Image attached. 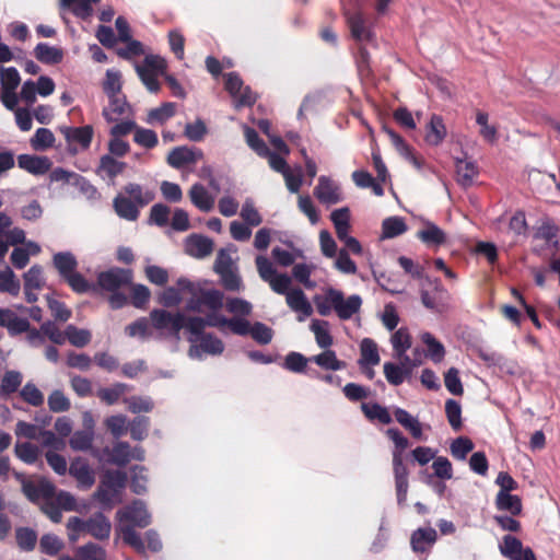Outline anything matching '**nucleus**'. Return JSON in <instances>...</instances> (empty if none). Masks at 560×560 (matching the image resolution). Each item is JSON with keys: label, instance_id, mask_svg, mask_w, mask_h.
I'll use <instances>...</instances> for the list:
<instances>
[{"label": "nucleus", "instance_id": "1", "mask_svg": "<svg viewBox=\"0 0 560 560\" xmlns=\"http://www.w3.org/2000/svg\"><path fill=\"white\" fill-rule=\"evenodd\" d=\"M119 525L116 530L121 535L122 541L137 552L144 553L145 545L136 527L144 528L151 524V514L141 500H133L129 505L117 511Z\"/></svg>", "mask_w": 560, "mask_h": 560}, {"label": "nucleus", "instance_id": "2", "mask_svg": "<svg viewBox=\"0 0 560 560\" xmlns=\"http://www.w3.org/2000/svg\"><path fill=\"white\" fill-rule=\"evenodd\" d=\"M150 322L153 329L156 330L155 338L180 339V330L185 325V315L180 312L171 313L166 310L154 308L150 312Z\"/></svg>", "mask_w": 560, "mask_h": 560}, {"label": "nucleus", "instance_id": "3", "mask_svg": "<svg viewBox=\"0 0 560 560\" xmlns=\"http://www.w3.org/2000/svg\"><path fill=\"white\" fill-rule=\"evenodd\" d=\"M67 528L71 532H84L97 540H107L112 532V523L103 512L93 513L83 520L72 516L67 522Z\"/></svg>", "mask_w": 560, "mask_h": 560}, {"label": "nucleus", "instance_id": "4", "mask_svg": "<svg viewBox=\"0 0 560 560\" xmlns=\"http://www.w3.org/2000/svg\"><path fill=\"white\" fill-rule=\"evenodd\" d=\"M127 474L121 470H108L102 477L93 497L103 508L110 509L126 487Z\"/></svg>", "mask_w": 560, "mask_h": 560}, {"label": "nucleus", "instance_id": "5", "mask_svg": "<svg viewBox=\"0 0 560 560\" xmlns=\"http://www.w3.org/2000/svg\"><path fill=\"white\" fill-rule=\"evenodd\" d=\"M132 271L119 267H113L97 275V285L107 292H114L132 282Z\"/></svg>", "mask_w": 560, "mask_h": 560}, {"label": "nucleus", "instance_id": "6", "mask_svg": "<svg viewBox=\"0 0 560 560\" xmlns=\"http://www.w3.org/2000/svg\"><path fill=\"white\" fill-rule=\"evenodd\" d=\"M330 302L335 306V313L340 320H349L355 314H358L362 306V298L359 294H352L345 298L342 291L337 289V293H334Z\"/></svg>", "mask_w": 560, "mask_h": 560}, {"label": "nucleus", "instance_id": "7", "mask_svg": "<svg viewBox=\"0 0 560 560\" xmlns=\"http://www.w3.org/2000/svg\"><path fill=\"white\" fill-rule=\"evenodd\" d=\"M59 130L68 142L70 152H78V148L74 145H79L81 150L90 148L94 135V129L91 125L82 127L62 126Z\"/></svg>", "mask_w": 560, "mask_h": 560}, {"label": "nucleus", "instance_id": "8", "mask_svg": "<svg viewBox=\"0 0 560 560\" xmlns=\"http://www.w3.org/2000/svg\"><path fill=\"white\" fill-rule=\"evenodd\" d=\"M314 196L320 203L328 207L343 200L340 185L325 175L318 177Z\"/></svg>", "mask_w": 560, "mask_h": 560}, {"label": "nucleus", "instance_id": "9", "mask_svg": "<svg viewBox=\"0 0 560 560\" xmlns=\"http://www.w3.org/2000/svg\"><path fill=\"white\" fill-rule=\"evenodd\" d=\"M224 351L223 341L212 332H207L190 346L188 355L191 359L202 360L203 354L220 355Z\"/></svg>", "mask_w": 560, "mask_h": 560}, {"label": "nucleus", "instance_id": "10", "mask_svg": "<svg viewBox=\"0 0 560 560\" xmlns=\"http://www.w3.org/2000/svg\"><path fill=\"white\" fill-rule=\"evenodd\" d=\"M438 540V532L431 526L419 527L410 535V548L416 555L428 556Z\"/></svg>", "mask_w": 560, "mask_h": 560}, {"label": "nucleus", "instance_id": "11", "mask_svg": "<svg viewBox=\"0 0 560 560\" xmlns=\"http://www.w3.org/2000/svg\"><path fill=\"white\" fill-rule=\"evenodd\" d=\"M393 470L395 477V486L397 493V504L399 506H405L407 501V494L409 489L408 482V468L404 464V458L401 455L393 454Z\"/></svg>", "mask_w": 560, "mask_h": 560}, {"label": "nucleus", "instance_id": "12", "mask_svg": "<svg viewBox=\"0 0 560 560\" xmlns=\"http://www.w3.org/2000/svg\"><path fill=\"white\" fill-rule=\"evenodd\" d=\"M499 549L501 555L510 560H536L534 551L529 547L523 548L522 541L512 535L503 537Z\"/></svg>", "mask_w": 560, "mask_h": 560}, {"label": "nucleus", "instance_id": "13", "mask_svg": "<svg viewBox=\"0 0 560 560\" xmlns=\"http://www.w3.org/2000/svg\"><path fill=\"white\" fill-rule=\"evenodd\" d=\"M185 253L192 258L203 259L211 255L214 248L213 241L202 234H190L184 241Z\"/></svg>", "mask_w": 560, "mask_h": 560}, {"label": "nucleus", "instance_id": "14", "mask_svg": "<svg viewBox=\"0 0 560 560\" xmlns=\"http://www.w3.org/2000/svg\"><path fill=\"white\" fill-rule=\"evenodd\" d=\"M22 491L31 502L38 503L55 495V486L45 479L39 482L23 479Z\"/></svg>", "mask_w": 560, "mask_h": 560}, {"label": "nucleus", "instance_id": "15", "mask_svg": "<svg viewBox=\"0 0 560 560\" xmlns=\"http://www.w3.org/2000/svg\"><path fill=\"white\" fill-rule=\"evenodd\" d=\"M69 474L77 480L78 487L90 489L95 482V474L88 462L81 457L73 459L69 467Z\"/></svg>", "mask_w": 560, "mask_h": 560}, {"label": "nucleus", "instance_id": "16", "mask_svg": "<svg viewBox=\"0 0 560 560\" xmlns=\"http://www.w3.org/2000/svg\"><path fill=\"white\" fill-rule=\"evenodd\" d=\"M108 105L102 110V116L107 122L117 121L120 116L132 112L131 105L124 94L107 96Z\"/></svg>", "mask_w": 560, "mask_h": 560}, {"label": "nucleus", "instance_id": "17", "mask_svg": "<svg viewBox=\"0 0 560 560\" xmlns=\"http://www.w3.org/2000/svg\"><path fill=\"white\" fill-rule=\"evenodd\" d=\"M202 158V152L197 149L188 147H176L167 155V163L170 166L179 170L188 164L196 163Z\"/></svg>", "mask_w": 560, "mask_h": 560}, {"label": "nucleus", "instance_id": "18", "mask_svg": "<svg viewBox=\"0 0 560 560\" xmlns=\"http://www.w3.org/2000/svg\"><path fill=\"white\" fill-rule=\"evenodd\" d=\"M345 15L351 32V36L355 40L365 42L371 39L372 32L366 26V22L363 18V14L360 11L351 12L348 9H345Z\"/></svg>", "mask_w": 560, "mask_h": 560}, {"label": "nucleus", "instance_id": "19", "mask_svg": "<svg viewBox=\"0 0 560 560\" xmlns=\"http://www.w3.org/2000/svg\"><path fill=\"white\" fill-rule=\"evenodd\" d=\"M18 165L20 168L38 176L46 174L50 170L51 161L47 156L20 154L18 156Z\"/></svg>", "mask_w": 560, "mask_h": 560}, {"label": "nucleus", "instance_id": "20", "mask_svg": "<svg viewBox=\"0 0 560 560\" xmlns=\"http://www.w3.org/2000/svg\"><path fill=\"white\" fill-rule=\"evenodd\" d=\"M285 298L288 306L299 314V322H303L306 317L312 315L313 307L301 289L291 290Z\"/></svg>", "mask_w": 560, "mask_h": 560}, {"label": "nucleus", "instance_id": "21", "mask_svg": "<svg viewBox=\"0 0 560 560\" xmlns=\"http://www.w3.org/2000/svg\"><path fill=\"white\" fill-rule=\"evenodd\" d=\"M447 130L442 116L433 114L425 126V142L431 147L440 145L446 138Z\"/></svg>", "mask_w": 560, "mask_h": 560}, {"label": "nucleus", "instance_id": "22", "mask_svg": "<svg viewBox=\"0 0 560 560\" xmlns=\"http://www.w3.org/2000/svg\"><path fill=\"white\" fill-rule=\"evenodd\" d=\"M126 167L125 162H120L112 156L110 154H104L100 159L98 166L96 167V174L102 179L113 182L119 174L124 172Z\"/></svg>", "mask_w": 560, "mask_h": 560}, {"label": "nucleus", "instance_id": "23", "mask_svg": "<svg viewBox=\"0 0 560 560\" xmlns=\"http://www.w3.org/2000/svg\"><path fill=\"white\" fill-rule=\"evenodd\" d=\"M417 237L427 246L439 247L446 242L445 232L431 221L424 222V228L418 231Z\"/></svg>", "mask_w": 560, "mask_h": 560}, {"label": "nucleus", "instance_id": "24", "mask_svg": "<svg viewBox=\"0 0 560 560\" xmlns=\"http://www.w3.org/2000/svg\"><path fill=\"white\" fill-rule=\"evenodd\" d=\"M52 265L58 271L61 279H66L69 275L77 271V257L69 250L58 252L52 256Z\"/></svg>", "mask_w": 560, "mask_h": 560}, {"label": "nucleus", "instance_id": "25", "mask_svg": "<svg viewBox=\"0 0 560 560\" xmlns=\"http://www.w3.org/2000/svg\"><path fill=\"white\" fill-rule=\"evenodd\" d=\"M113 207L117 215L127 221H136L139 217L140 207L122 194H118L114 198Z\"/></svg>", "mask_w": 560, "mask_h": 560}, {"label": "nucleus", "instance_id": "26", "mask_svg": "<svg viewBox=\"0 0 560 560\" xmlns=\"http://www.w3.org/2000/svg\"><path fill=\"white\" fill-rule=\"evenodd\" d=\"M380 361L377 343L371 338H364L360 343V366H375Z\"/></svg>", "mask_w": 560, "mask_h": 560}, {"label": "nucleus", "instance_id": "27", "mask_svg": "<svg viewBox=\"0 0 560 560\" xmlns=\"http://www.w3.org/2000/svg\"><path fill=\"white\" fill-rule=\"evenodd\" d=\"M457 183L466 188L472 185L474 177L477 175V166L474 161L467 159H455Z\"/></svg>", "mask_w": 560, "mask_h": 560}, {"label": "nucleus", "instance_id": "28", "mask_svg": "<svg viewBox=\"0 0 560 560\" xmlns=\"http://www.w3.org/2000/svg\"><path fill=\"white\" fill-rule=\"evenodd\" d=\"M189 197L195 207L200 211L209 212L214 206V199L206 187L199 183L194 184L189 190Z\"/></svg>", "mask_w": 560, "mask_h": 560}, {"label": "nucleus", "instance_id": "29", "mask_svg": "<svg viewBox=\"0 0 560 560\" xmlns=\"http://www.w3.org/2000/svg\"><path fill=\"white\" fill-rule=\"evenodd\" d=\"M394 416L396 421L408 430L415 439H422V424L417 418L412 417L407 410L399 407L394 409Z\"/></svg>", "mask_w": 560, "mask_h": 560}, {"label": "nucleus", "instance_id": "30", "mask_svg": "<svg viewBox=\"0 0 560 560\" xmlns=\"http://www.w3.org/2000/svg\"><path fill=\"white\" fill-rule=\"evenodd\" d=\"M104 452L108 453V463L114 464L119 467L126 466L131 457V447L128 442H116L112 450L105 448Z\"/></svg>", "mask_w": 560, "mask_h": 560}, {"label": "nucleus", "instance_id": "31", "mask_svg": "<svg viewBox=\"0 0 560 560\" xmlns=\"http://www.w3.org/2000/svg\"><path fill=\"white\" fill-rule=\"evenodd\" d=\"M36 59L45 65H57L63 58V52L60 48L52 47L47 43H38L34 48Z\"/></svg>", "mask_w": 560, "mask_h": 560}, {"label": "nucleus", "instance_id": "32", "mask_svg": "<svg viewBox=\"0 0 560 560\" xmlns=\"http://www.w3.org/2000/svg\"><path fill=\"white\" fill-rule=\"evenodd\" d=\"M495 506L499 511L509 512L511 515H518L522 512V500L518 495L511 494V492H498Z\"/></svg>", "mask_w": 560, "mask_h": 560}, {"label": "nucleus", "instance_id": "33", "mask_svg": "<svg viewBox=\"0 0 560 560\" xmlns=\"http://www.w3.org/2000/svg\"><path fill=\"white\" fill-rule=\"evenodd\" d=\"M130 389L131 387L128 384L114 383L110 387L100 388L96 395L103 402L108 406H113Z\"/></svg>", "mask_w": 560, "mask_h": 560}, {"label": "nucleus", "instance_id": "34", "mask_svg": "<svg viewBox=\"0 0 560 560\" xmlns=\"http://www.w3.org/2000/svg\"><path fill=\"white\" fill-rule=\"evenodd\" d=\"M101 0H60L62 8H70L72 13L82 20H88L93 14L92 4Z\"/></svg>", "mask_w": 560, "mask_h": 560}, {"label": "nucleus", "instance_id": "35", "mask_svg": "<svg viewBox=\"0 0 560 560\" xmlns=\"http://www.w3.org/2000/svg\"><path fill=\"white\" fill-rule=\"evenodd\" d=\"M310 361L316 363L322 369L330 371H339L346 366V363L337 358L336 352L329 349L310 358Z\"/></svg>", "mask_w": 560, "mask_h": 560}, {"label": "nucleus", "instance_id": "36", "mask_svg": "<svg viewBox=\"0 0 560 560\" xmlns=\"http://www.w3.org/2000/svg\"><path fill=\"white\" fill-rule=\"evenodd\" d=\"M407 231L404 218L394 215L386 218L382 223V238H394Z\"/></svg>", "mask_w": 560, "mask_h": 560}, {"label": "nucleus", "instance_id": "37", "mask_svg": "<svg viewBox=\"0 0 560 560\" xmlns=\"http://www.w3.org/2000/svg\"><path fill=\"white\" fill-rule=\"evenodd\" d=\"M125 192L138 207H144L154 199V194L151 190L143 189L141 185L129 183L124 188Z\"/></svg>", "mask_w": 560, "mask_h": 560}, {"label": "nucleus", "instance_id": "38", "mask_svg": "<svg viewBox=\"0 0 560 560\" xmlns=\"http://www.w3.org/2000/svg\"><path fill=\"white\" fill-rule=\"evenodd\" d=\"M126 334L132 338L148 340L153 337L150 317H140L125 328Z\"/></svg>", "mask_w": 560, "mask_h": 560}, {"label": "nucleus", "instance_id": "39", "mask_svg": "<svg viewBox=\"0 0 560 560\" xmlns=\"http://www.w3.org/2000/svg\"><path fill=\"white\" fill-rule=\"evenodd\" d=\"M21 290L20 280L10 267L0 270V292L9 293L13 296L19 295Z\"/></svg>", "mask_w": 560, "mask_h": 560}, {"label": "nucleus", "instance_id": "40", "mask_svg": "<svg viewBox=\"0 0 560 560\" xmlns=\"http://www.w3.org/2000/svg\"><path fill=\"white\" fill-rule=\"evenodd\" d=\"M328 322L313 319L311 323V330L315 335L316 343L322 349H328L332 345V337L328 329Z\"/></svg>", "mask_w": 560, "mask_h": 560}, {"label": "nucleus", "instance_id": "41", "mask_svg": "<svg viewBox=\"0 0 560 560\" xmlns=\"http://www.w3.org/2000/svg\"><path fill=\"white\" fill-rule=\"evenodd\" d=\"M95 431L77 430L69 440L73 451L86 452L92 448Z\"/></svg>", "mask_w": 560, "mask_h": 560}, {"label": "nucleus", "instance_id": "42", "mask_svg": "<svg viewBox=\"0 0 560 560\" xmlns=\"http://www.w3.org/2000/svg\"><path fill=\"white\" fill-rule=\"evenodd\" d=\"M102 88L106 96H115L121 93L122 81L121 73L116 69H107Z\"/></svg>", "mask_w": 560, "mask_h": 560}, {"label": "nucleus", "instance_id": "43", "mask_svg": "<svg viewBox=\"0 0 560 560\" xmlns=\"http://www.w3.org/2000/svg\"><path fill=\"white\" fill-rule=\"evenodd\" d=\"M175 103H163L160 107L153 108L148 113L147 122L150 125L164 124L175 115Z\"/></svg>", "mask_w": 560, "mask_h": 560}, {"label": "nucleus", "instance_id": "44", "mask_svg": "<svg viewBox=\"0 0 560 560\" xmlns=\"http://www.w3.org/2000/svg\"><path fill=\"white\" fill-rule=\"evenodd\" d=\"M91 339V331L85 328H78L72 324L66 327V340L74 347L83 348L90 343Z\"/></svg>", "mask_w": 560, "mask_h": 560}, {"label": "nucleus", "instance_id": "45", "mask_svg": "<svg viewBox=\"0 0 560 560\" xmlns=\"http://www.w3.org/2000/svg\"><path fill=\"white\" fill-rule=\"evenodd\" d=\"M200 295L203 307L212 312L220 311L224 305V294L217 289L200 288Z\"/></svg>", "mask_w": 560, "mask_h": 560}, {"label": "nucleus", "instance_id": "46", "mask_svg": "<svg viewBox=\"0 0 560 560\" xmlns=\"http://www.w3.org/2000/svg\"><path fill=\"white\" fill-rule=\"evenodd\" d=\"M15 539L21 550L30 552L35 549L37 533L30 527H18L15 529Z\"/></svg>", "mask_w": 560, "mask_h": 560}, {"label": "nucleus", "instance_id": "47", "mask_svg": "<svg viewBox=\"0 0 560 560\" xmlns=\"http://www.w3.org/2000/svg\"><path fill=\"white\" fill-rule=\"evenodd\" d=\"M394 355H402L411 347V336L406 327L397 329L390 338Z\"/></svg>", "mask_w": 560, "mask_h": 560}, {"label": "nucleus", "instance_id": "48", "mask_svg": "<svg viewBox=\"0 0 560 560\" xmlns=\"http://www.w3.org/2000/svg\"><path fill=\"white\" fill-rule=\"evenodd\" d=\"M23 375L15 370L7 371L1 377L0 390L3 396H9L15 393L21 386Z\"/></svg>", "mask_w": 560, "mask_h": 560}, {"label": "nucleus", "instance_id": "49", "mask_svg": "<svg viewBox=\"0 0 560 560\" xmlns=\"http://www.w3.org/2000/svg\"><path fill=\"white\" fill-rule=\"evenodd\" d=\"M361 409L365 417L370 420H378L383 424H389L393 419L388 412V410L381 406L377 402L374 404H365L363 402L361 405Z\"/></svg>", "mask_w": 560, "mask_h": 560}, {"label": "nucleus", "instance_id": "50", "mask_svg": "<svg viewBox=\"0 0 560 560\" xmlns=\"http://www.w3.org/2000/svg\"><path fill=\"white\" fill-rule=\"evenodd\" d=\"M15 456L27 465L36 463L39 456V450L36 445L30 442H18L14 447Z\"/></svg>", "mask_w": 560, "mask_h": 560}, {"label": "nucleus", "instance_id": "51", "mask_svg": "<svg viewBox=\"0 0 560 560\" xmlns=\"http://www.w3.org/2000/svg\"><path fill=\"white\" fill-rule=\"evenodd\" d=\"M184 328L189 332L187 339L191 345L196 343L199 338L207 334L205 332L206 324L203 322V317L185 316Z\"/></svg>", "mask_w": 560, "mask_h": 560}, {"label": "nucleus", "instance_id": "52", "mask_svg": "<svg viewBox=\"0 0 560 560\" xmlns=\"http://www.w3.org/2000/svg\"><path fill=\"white\" fill-rule=\"evenodd\" d=\"M244 133L246 143L254 150L259 156H267L269 154V148L266 142L259 137L258 132L248 126L244 127Z\"/></svg>", "mask_w": 560, "mask_h": 560}, {"label": "nucleus", "instance_id": "53", "mask_svg": "<svg viewBox=\"0 0 560 560\" xmlns=\"http://www.w3.org/2000/svg\"><path fill=\"white\" fill-rule=\"evenodd\" d=\"M421 340L428 347V355L430 359L436 363L441 362L445 355L444 346L430 332H423Z\"/></svg>", "mask_w": 560, "mask_h": 560}, {"label": "nucleus", "instance_id": "54", "mask_svg": "<svg viewBox=\"0 0 560 560\" xmlns=\"http://www.w3.org/2000/svg\"><path fill=\"white\" fill-rule=\"evenodd\" d=\"M55 142V136L51 130L47 128H38L31 139V145L36 151H43L51 148Z\"/></svg>", "mask_w": 560, "mask_h": 560}, {"label": "nucleus", "instance_id": "55", "mask_svg": "<svg viewBox=\"0 0 560 560\" xmlns=\"http://www.w3.org/2000/svg\"><path fill=\"white\" fill-rule=\"evenodd\" d=\"M21 398L33 407H39L44 404V394L37 388V386L27 382L20 390Z\"/></svg>", "mask_w": 560, "mask_h": 560}, {"label": "nucleus", "instance_id": "56", "mask_svg": "<svg viewBox=\"0 0 560 560\" xmlns=\"http://www.w3.org/2000/svg\"><path fill=\"white\" fill-rule=\"evenodd\" d=\"M62 540L55 534H45L39 540V550L47 556H56L62 549Z\"/></svg>", "mask_w": 560, "mask_h": 560}, {"label": "nucleus", "instance_id": "57", "mask_svg": "<svg viewBox=\"0 0 560 560\" xmlns=\"http://www.w3.org/2000/svg\"><path fill=\"white\" fill-rule=\"evenodd\" d=\"M308 361L310 359L305 358L302 353L292 351L285 355L283 369L293 373H304Z\"/></svg>", "mask_w": 560, "mask_h": 560}, {"label": "nucleus", "instance_id": "58", "mask_svg": "<svg viewBox=\"0 0 560 560\" xmlns=\"http://www.w3.org/2000/svg\"><path fill=\"white\" fill-rule=\"evenodd\" d=\"M148 477L143 466L136 465L131 468L130 489L136 494H143L147 492Z\"/></svg>", "mask_w": 560, "mask_h": 560}, {"label": "nucleus", "instance_id": "59", "mask_svg": "<svg viewBox=\"0 0 560 560\" xmlns=\"http://www.w3.org/2000/svg\"><path fill=\"white\" fill-rule=\"evenodd\" d=\"M334 293H337V289L329 287L325 290L323 295L314 296V303L320 316H328L332 311L335 312V306L330 302Z\"/></svg>", "mask_w": 560, "mask_h": 560}, {"label": "nucleus", "instance_id": "60", "mask_svg": "<svg viewBox=\"0 0 560 560\" xmlns=\"http://www.w3.org/2000/svg\"><path fill=\"white\" fill-rule=\"evenodd\" d=\"M124 402L132 413L150 412L154 407L153 400L148 396H131L125 398Z\"/></svg>", "mask_w": 560, "mask_h": 560}, {"label": "nucleus", "instance_id": "61", "mask_svg": "<svg viewBox=\"0 0 560 560\" xmlns=\"http://www.w3.org/2000/svg\"><path fill=\"white\" fill-rule=\"evenodd\" d=\"M47 404L52 412H65L71 407L69 398L60 389H55L49 394Z\"/></svg>", "mask_w": 560, "mask_h": 560}, {"label": "nucleus", "instance_id": "62", "mask_svg": "<svg viewBox=\"0 0 560 560\" xmlns=\"http://www.w3.org/2000/svg\"><path fill=\"white\" fill-rule=\"evenodd\" d=\"M225 308L235 316H248L252 314L253 305L248 301L241 298H229L225 302Z\"/></svg>", "mask_w": 560, "mask_h": 560}, {"label": "nucleus", "instance_id": "63", "mask_svg": "<svg viewBox=\"0 0 560 560\" xmlns=\"http://www.w3.org/2000/svg\"><path fill=\"white\" fill-rule=\"evenodd\" d=\"M78 555L84 560H106V550L95 542H88L78 548Z\"/></svg>", "mask_w": 560, "mask_h": 560}, {"label": "nucleus", "instance_id": "64", "mask_svg": "<svg viewBox=\"0 0 560 560\" xmlns=\"http://www.w3.org/2000/svg\"><path fill=\"white\" fill-rule=\"evenodd\" d=\"M170 207L164 203H155L150 209L149 223L163 228L168 223Z\"/></svg>", "mask_w": 560, "mask_h": 560}]
</instances>
